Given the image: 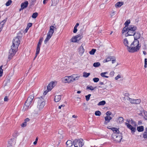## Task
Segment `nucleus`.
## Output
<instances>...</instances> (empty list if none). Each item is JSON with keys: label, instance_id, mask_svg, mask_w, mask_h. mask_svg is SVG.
Here are the masks:
<instances>
[{"label": "nucleus", "instance_id": "obj_1", "mask_svg": "<svg viewBox=\"0 0 147 147\" xmlns=\"http://www.w3.org/2000/svg\"><path fill=\"white\" fill-rule=\"evenodd\" d=\"M141 47L140 44H139V42L137 43L133 42L131 43L130 48H129V52L130 53H134L138 51Z\"/></svg>", "mask_w": 147, "mask_h": 147}, {"label": "nucleus", "instance_id": "obj_2", "mask_svg": "<svg viewBox=\"0 0 147 147\" xmlns=\"http://www.w3.org/2000/svg\"><path fill=\"white\" fill-rule=\"evenodd\" d=\"M127 30L125 32L127 31V33L125 34L126 37L129 36H133L135 34L136 30L137 29V27L133 25H130L129 27L126 28Z\"/></svg>", "mask_w": 147, "mask_h": 147}, {"label": "nucleus", "instance_id": "obj_3", "mask_svg": "<svg viewBox=\"0 0 147 147\" xmlns=\"http://www.w3.org/2000/svg\"><path fill=\"white\" fill-rule=\"evenodd\" d=\"M34 96L33 94L29 96L27 98V100L26 101L24 107L25 108V109H27L28 108L30 105L31 104L33 99L34 98Z\"/></svg>", "mask_w": 147, "mask_h": 147}, {"label": "nucleus", "instance_id": "obj_4", "mask_svg": "<svg viewBox=\"0 0 147 147\" xmlns=\"http://www.w3.org/2000/svg\"><path fill=\"white\" fill-rule=\"evenodd\" d=\"M114 141L117 143L120 142L122 139V133H118V134H113L112 135Z\"/></svg>", "mask_w": 147, "mask_h": 147}, {"label": "nucleus", "instance_id": "obj_5", "mask_svg": "<svg viewBox=\"0 0 147 147\" xmlns=\"http://www.w3.org/2000/svg\"><path fill=\"white\" fill-rule=\"evenodd\" d=\"M18 50V48L17 47L12 48V46H11V49L9 50V52L8 58L9 60H10L12 59V57L15 55Z\"/></svg>", "mask_w": 147, "mask_h": 147}, {"label": "nucleus", "instance_id": "obj_6", "mask_svg": "<svg viewBox=\"0 0 147 147\" xmlns=\"http://www.w3.org/2000/svg\"><path fill=\"white\" fill-rule=\"evenodd\" d=\"M83 141V140L81 138L75 139L73 141V144L75 147H82L84 145Z\"/></svg>", "mask_w": 147, "mask_h": 147}, {"label": "nucleus", "instance_id": "obj_7", "mask_svg": "<svg viewBox=\"0 0 147 147\" xmlns=\"http://www.w3.org/2000/svg\"><path fill=\"white\" fill-rule=\"evenodd\" d=\"M134 36V40L133 43L135 42L136 43L138 42H139L138 39H140L141 41H144V38L143 37H141V34L138 32H135V34Z\"/></svg>", "mask_w": 147, "mask_h": 147}, {"label": "nucleus", "instance_id": "obj_8", "mask_svg": "<svg viewBox=\"0 0 147 147\" xmlns=\"http://www.w3.org/2000/svg\"><path fill=\"white\" fill-rule=\"evenodd\" d=\"M20 36H17L13 39V45L11 46L12 48L16 47H17V48H18V46L20 44Z\"/></svg>", "mask_w": 147, "mask_h": 147}, {"label": "nucleus", "instance_id": "obj_9", "mask_svg": "<svg viewBox=\"0 0 147 147\" xmlns=\"http://www.w3.org/2000/svg\"><path fill=\"white\" fill-rule=\"evenodd\" d=\"M68 83H70L71 82H73L75 80H78L79 78V76H76V75L75 74L73 75L68 76Z\"/></svg>", "mask_w": 147, "mask_h": 147}, {"label": "nucleus", "instance_id": "obj_10", "mask_svg": "<svg viewBox=\"0 0 147 147\" xmlns=\"http://www.w3.org/2000/svg\"><path fill=\"white\" fill-rule=\"evenodd\" d=\"M130 20H127L125 23L124 25L125 26L124 27L122 30V33L123 34L127 30L126 28L129 27V24L130 23Z\"/></svg>", "mask_w": 147, "mask_h": 147}, {"label": "nucleus", "instance_id": "obj_11", "mask_svg": "<svg viewBox=\"0 0 147 147\" xmlns=\"http://www.w3.org/2000/svg\"><path fill=\"white\" fill-rule=\"evenodd\" d=\"M129 100L131 103L137 104H139L141 102V100L140 99H132L131 98H129Z\"/></svg>", "mask_w": 147, "mask_h": 147}, {"label": "nucleus", "instance_id": "obj_12", "mask_svg": "<svg viewBox=\"0 0 147 147\" xmlns=\"http://www.w3.org/2000/svg\"><path fill=\"white\" fill-rule=\"evenodd\" d=\"M55 85V83L53 82H51L47 86V90L48 91L51 90L53 87V86Z\"/></svg>", "mask_w": 147, "mask_h": 147}, {"label": "nucleus", "instance_id": "obj_13", "mask_svg": "<svg viewBox=\"0 0 147 147\" xmlns=\"http://www.w3.org/2000/svg\"><path fill=\"white\" fill-rule=\"evenodd\" d=\"M83 44H82V45L80 46L79 48V54L80 55H82L84 53L85 50L84 48Z\"/></svg>", "mask_w": 147, "mask_h": 147}, {"label": "nucleus", "instance_id": "obj_14", "mask_svg": "<svg viewBox=\"0 0 147 147\" xmlns=\"http://www.w3.org/2000/svg\"><path fill=\"white\" fill-rule=\"evenodd\" d=\"M45 104V102H42L41 103L37 105V107L40 110L42 109Z\"/></svg>", "mask_w": 147, "mask_h": 147}, {"label": "nucleus", "instance_id": "obj_15", "mask_svg": "<svg viewBox=\"0 0 147 147\" xmlns=\"http://www.w3.org/2000/svg\"><path fill=\"white\" fill-rule=\"evenodd\" d=\"M28 1H26L21 3V7L22 8V9H25L28 7Z\"/></svg>", "mask_w": 147, "mask_h": 147}, {"label": "nucleus", "instance_id": "obj_16", "mask_svg": "<svg viewBox=\"0 0 147 147\" xmlns=\"http://www.w3.org/2000/svg\"><path fill=\"white\" fill-rule=\"evenodd\" d=\"M40 47L41 45L37 44L36 53V55L35 57H34V59H35L37 55L39 54L40 52Z\"/></svg>", "mask_w": 147, "mask_h": 147}, {"label": "nucleus", "instance_id": "obj_17", "mask_svg": "<svg viewBox=\"0 0 147 147\" xmlns=\"http://www.w3.org/2000/svg\"><path fill=\"white\" fill-rule=\"evenodd\" d=\"M54 26H51L50 27V29L48 33V34L53 35V34L54 33Z\"/></svg>", "mask_w": 147, "mask_h": 147}, {"label": "nucleus", "instance_id": "obj_18", "mask_svg": "<svg viewBox=\"0 0 147 147\" xmlns=\"http://www.w3.org/2000/svg\"><path fill=\"white\" fill-rule=\"evenodd\" d=\"M61 96L60 95H56L55 96L54 100L55 102L59 101L61 99Z\"/></svg>", "mask_w": 147, "mask_h": 147}, {"label": "nucleus", "instance_id": "obj_19", "mask_svg": "<svg viewBox=\"0 0 147 147\" xmlns=\"http://www.w3.org/2000/svg\"><path fill=\"white\" fill-rule=\"evenodd\" d=\"M78 35H76L72 38L70 39L71 42H76L77 41V38H78Z\"/></svg>", "mask_w": 147, "mask_h": 147}, {"label": "nucleus", "instance_id": "obj_20", "mask_svg": "<svg viewBox=\"0 0 147 147\" xmlns=\"http://www.w3.org/2000/svg\"><path fill=\"white\" fill-rule=\"evenodd\" d=\"M52 35L47 33L46 38L44 40V43L45 44H46L47 42L51 38Z\"/></svg>", "mask_w": 147, "mask_h": 147}, {"label": "nucleus", "instance_id": "obj_21", "mask_svg": "<svg viewBox=\"0 0 147 147\" xmlns=\"http://www.w3.org/2000/svg\"><path fill=\"white\" fill-rule=\"evenodd\" d=\"M52 35L47 33L46 38L44 40V43L45 44H46L47 42L51 38Z\"/></svg>", "mask_w": 147, "mask_h": 147}, {"label": "nucleus", "instance_id": "obj_22", "mask_svg": "<svg viewBox=\"0 0 147 147\" xmlns=\"http://www.w3.org/2000/svg\"><path fill=\"white\" fill-rule=\"evenodd\" d=\"M52 35L47 33L46 38L44 40V43L45 44H46L47 42L51 38Z\"/></svg>", "mask_w": 147, "mask_h": 147}, {"label": "nucleus", "instance_id": "obj_23", "mask_svg": "<svg viewBox=\"0 0 147 147\" xmlns=\"http://www.w3.org/2000/svg\"><path fill=\"white\" fill-rule=\"evenodd\" d=\"M52 35L47 33L46 38L44 40V43L45 44H46L47 42L51 38Z\"/></svg>", "mask_w": 147, "mask_h": 147}, {"label": "nucleus", "instance_id": "obj_24", "mask_svg": "<svg viewBox=\"0 0 147 147\" xmlns=\"http://www.w3.org/2000/svg\"><path fill=\"white\" fill-rule=\"evenodd\" d=\"M52 4L51 6H55L59 3V0H51Z\"/></svg>", "mask_w": 147, "mask_h": 147}, {"label": "nucleus", "instance_id": "obj_25", "mask_svg": "<svg viewBox=\"0 0 147 147\" xmlns=\"http://www.w3.org/2000/svg\"><path fill=\"white\" fill-rule=\"evenodd\" d=\"M67 147H71L73 145V142L71 140H68L66 142Z\"/></svg>", "mask_w": 147, "mask_h": 147}, {"label": "nucleus", "instance_id": "obj_26", "mask_svg": "<svg viewBox=\"0 0 147 147\" xmlns=\"http://www.w3.org/2000/svg\"><path fill=\"white\" fill-rule=\"evenodd\" d=\"M123 43L125 46L127 47V49L128 51H129V48H130V47L128 46V42L127 39L126 38L124 40Z\"/></svg>", "mask_w": 147, "mask_h": 147}, {"label": "nucleus", "instance_id": "obj_27", "mask_svg": "<svg viewBox=\"0 0 147 147\" xmlns=\"http://www.w3.org/2000/svg\"><path fill=\"white\" fill-rule=\"evenodd\" d=\"M36 99H38V105L41 103V102H44V99L42 96L40 97L37 98Z\"/></svg>", "mask_w": 147, "mask_h": 147}, {"label": "nucleus", "instance_id": "obj_28", "mask_svg": "<svg viewBox=\"0 0 147 147\" xmlns=\"http://www.w3.org/2000/svg\"><path fill=\"white\" fill-rule=\"evenodd\" d=\"M137 130L138 132H142L144 130V127L143 126H138L137 127Z\"/></svg>", "mask_w": 147, "mask_h": 147}, {"label": "nucleus", "instance_id": "obj_29", "mask_svg": "<svg viewBox=\"0 0 147 147\" xmlns=\"http://www.w3.org/2000/svg\"><path fill=\"white\" fill-rule=\"evenodd\" d=\"M123 4V2H119L117 3L115 5L116 7H119L121 6Z\"/></svg>", "mask_w": 147, "mask_h": 147}, {"label": "nucleus", "instance_id": "obj_30", "mask_svg": "<svg viewBox=\"0 0 147 147\" xmlns=\"http://www.w3.org/2000/svg\"><path fill=\"white\" fill-rule=\"evenodd\" d=\"M124 119L123 117H120L118 118L117 122L118 123H121L123 121Z\"/></svg>", "mask_w": 147, "mask_h": 147}, {"label": "nucleus", "instance_id": "obj_31", "mask_svg": "<svg viewBox=\"0 0 147 147\" xmlns=\"http://www.w3.org/2000/svg\"><path fill=\"white\" fill-rule=\"evenodd\" d=\"M105 121L104 122V124H107L108 123H109L110 121V120L108 118V117L107 116L105 117Z\"/></svg>", "mask_w": 147, "mask_h": 147}, {"label": "nucleus", "instance_id": "obj_32", "mask_svg": "<svg viewBox=\"0 0 147 147\" xmlns=\"http://www.w3.org/2000/svg\"><path fill=\"white\" fill-rule=\"evenodd\" d=\"M106 104V102L105 100H102L99 102L98 104V106L104 105Z\"/></svg>", "mask_w": 147, "mask_h": 147}, {"label": "nucleus", "instance_id": "obj_33", "mask_svg": "<svg viewBox=\"0 0 147 147\" xmlns=\"http://www.w3.org/2000/svg\"><path fill=\"white\" fill-rule=\"evenodd\" d=\"M96 87H93L92 86H88L86 87V89H89L90 90H93L95 88H96Z\"/></svg>", "mask_w": 147, "mask_h": 147}, {"label": "nucleus", "instance_id": "obj_34", "mask_svg": "<svg viewBox=\"0 0 147 147\" xmlns=\"http://www.w3.org/2000/svg\"><path fill=\"white\" fill-rule=\"evenodd\" d=\"M100 65V63L99 62L94 63L93 64V66L95 67H97Z\"/></svg>", "mask_w": 147, "mask_h": 147}, {"label": "nucleus", "instance_id": "obj_35", "mask_svg": "<svg viewBox=\"0 0 147 147\" xmlns=\"http://www.w3.org/2000/svg\"><path fill=\"white\" fill-rule=\"evenodd\" d=\"M90 75L89 73H87L86 72H84L83 73V76L85 78L88 77Z\"/></svg>", "mask_w": 147, "mask_h": 147}, {"label": "nucleus", "instance_id": "obj_36", "mask_svg": "<svg viewBox=\"0 0 147 147\" xmlns=\"http://www.w3.org/2000/svg\"><path fill=\"white\" fill-rule=\"evenodd\" d=\"M68 76L65 77L64 79H63L62 80L65 83H68Z\"/></svg>", "mask_w": 147, "mask_h": 147}, {"label": "nucleus", "instance_id": "obj_37", "mask_svg": "<svg viewBox=\"0 0 147 147\" xmlns=\"http://www.w3.org/2000/svg\"><path fill=\"white\" fill-rule=\"evenodd\" d=\"M38 16V13L37 12L34 13H33L32 17L33 18H36Z\"/></svg>", "mask_w": 147, "mask_h": 147}, {"label": "nucleus", "instance_id": "obj_38", "mask_svg": "<svg viewBox=\"0 0 147 147\" xmlns=\"http://www.w3.org/2000/svg\"><path fill=\"white\" fill-rule=\"evenodd\" d=\"M96 50V49H92V50L89 52V53L90 55H93L95 52Z\"/></svg>", "mask_w": 147, "mask_h": 147}, {"label": "nucleus", "instance_id": "obj_39", "mask_svg": "<svg viewBox=\"0 0 147 147\" xmlns=\"http://www.w3.org/2000/svg\"><path fill=\"white\" fill-rule=\"evenodd\" d=\"M127 122H128V123H129L132 124H135L136 123V122L134 121H133L131 119V120L130 119H129V120H127Z\"/></svg>", "mask_w": 147, "mask_h": 147}, {"label": "nucleus", "instance_id": "obj_40", "mask_svg": "<svg viewBox=\"0 0 147 147\" xmlns=\"http://www.w3.org/2000/svg\"><path fill=\"white\" fill-rule=\"evenodd\" d=\"M130 129L131 130V132L132 134H134L136 130V128L133 126Z\"/></svg>", "mask_w": 147, "mask_h": 147}, {"label": "nucleus", "instance_id": "obj_41", "mask_svg": "<svg viewBox=\"0 0 147 147\" xmlns=\"http://www.w3.org/2000/svg\"><path fill=\"white\" fill-rule=\"evenodd\" d=\"M12 2V1L11 0H9L6 2L5 5L7 6H8L11 5Z\"/></svg>", "mask_w": 147, "mask_h": 147}, {"label": "nucleus", "instance_id": "obj_42", "mask_svg": "<svg viewBox=\"0 0 147 147\" xmlns=\"http://www.w3.org/2000/svg\"><path fill=\"white\" fill-rule=\"evenodd\" d=\"M95 115L96 116H100L101 115V112L99 111H95Z\"/></svg>", "mask_w": 147, "mask_h": 147}, {"label": "nucleus", "instance_id": "obj_43", "mask_svg": "<svg viewBox=\"0 0 147 147\" xmlns=\"http://www.w3.org/2000/svg\"><path fill=\"white\" fill-rule=\"evenodd\" d=\"M91 96V94H89L87 95H86L85 96L86 99V101H88L90 99V97Z\"/></svg>", "mask_w": 147, "mask_h": 147}, {"label": "nucleus", "instance_id": "obj_44", "mask_svg": "<svg viewBox=\"0 0 147 147\" xmlns=\"http://www.w3.org/2000/svg\"><path fill=\"white\" fill-rule=\"evenodd\" d=\"M143 137L144 139H147V132H144L143 134Z\"/></svg>", "mask_w": 147, "mask_h": 147}, {"label": "nucleus", "instance_id": "obj_45", "mask_svg": "<svg viewBox=\"0 0 147 147\" xmlns=\"http://www.w3.org/2000/svg\"><path fill=\"white\" fill-rule=\"evenodd\" d=\"M94 82L96 83L99 81V79L98 78H94L93 79Z\"/></svg>", "mask_w": 147, "mask_h": 147}, {"label": "nucleus", "instance_id": "obj_46", "mask_svg": "<svg viewBox=\"0 0 147 147\" xmlns=\"http://www.w3.org/2000/svg\"><path fill=\"white\" fill-rule=\"evenodd\" d=\"M3 65H1L0 67V77L2 75L3 73V70L2 69Z\"/></svg>", "mask_w": 147, "mask_h": 147}, {"label": "nucleus", "instance_id": "obj_47", "mask_svg": "<svg viewBox=\"0 0 147 147\" xmlns=\"http://www.w3.org/2000/svg\"><path fill=\"white\" fill-rule=\"evenodd\" d=\"M125 124L126 125H127V128L129 129L131 128V127L132 126L131 124L128 123H125Z\"/></svg>", "mask_w": 147, "mask_h": 147}, {"label": "nucleus", "instance_id": "obj_48", "mask_svg": "<svg viewBox=\"0 0 147 147\" xmlns=\"http://www.w3.org/2000/svg\"><path fill=\"white\" fill-rule=\"evenodd\" d=\"M114 57H107V60L108 61H110L112 59H114Z\"/></svg>", "mask_w": 147, "mask_h": 147}, {"label": "nucleus", "instance_id": "obj_49", "mask_svg": "<svg viewBox=\"0 0 147 147\" xmlns=\"http://www.w3.org/2000/svg\"><path fill=\"white\" fill-rule=\"evenodd\" d=\"M144 67L145 68L147 67V59L145 58L144 59Z\"/></svg>", "mask_w": 147, "mask_h": 147}, {"label": "nucleus", "instance_id": "obj_50", "mask_svg": "<svg viewBox=\"0 0 147 147\" xmlns=\"http://www.w3.org/2000/svg\"><path fill=\"white\" fill-rule=\"evenodd\" d=\"M113 134H117L118 133H121L120 131L118 129H117L116 130L115 129V131H113Z\"/></svg>", "mask_w": 147, "mask_h": 147}, {"label": "nucleus", "instance_id": "obj_51", "mask_svg": "<svg viewBox=\"0 0 147 147\" xmlns=\"http://www.w3.org/2000/svg\"><path fill=\"white\" fill-rule=\"evenodd\" d=\"M144 113L145 115L144 118L146 120H147V112L145 111L144 112Z\"/></svg>", "mask_w": 147, "mask_h": 147}, {"label": "nucleus", "instance_id": "obj_52", "mask_svg": "<svg viewBox=\"0 0 147 147\" xmlns=\"http://www.w3.org/2000/svg\"><path fill=\"white\" fill-rule=\"evenodd\" d=\"M111 114L112 113L110 111H108L106 113V115L108 116L111 115Z\"/></svg>", "mask_w": 147, "mask_h": 147}, {"label": "nucleus", "instance_id": "obj_53", "mask_svg": "<svg viewBox=\"0 0 147 147\" xmlns=\"http://www.w3.org/2000/svg\"><path fill=\"white\" fill-rule=\"evenodd\" d=\"M32 24L31 23H29L28 24L27 27L29 28L32 26Z\"/></svg>", "mask_w": 147, "mask_h": 147}, {"label": "nucleus", "instance_id": "obj_54", "mask_svg": "<svg viewBox=\"0 0 147 147\" xmlns=\"http://www.w3.org/2000/svg\"><path fill=\"white\" fill-rule=\"evenodd\" d=\"M27 125V122H24L21 125V126L22 127H25Z\"/></svg>", "mask_w": 147, "mask_h": 147}, {"label": "nucleus", "instance_id": "obj_55", "mask_svg": "<svg viewBox=\"0 0 147 147\" xmlns=\"http://www.w3.org/2000/svg\"><path fill=\"white\" fill-rule=\"evenodd\" d=\"M77 27L74 26L73 30V32L74 33H76L77 31L78 30L77 29Z\"/></svg>", "mask_w": 147, "mask_h": 147}, {"label": "nucleus", "instance_id": "obj_56", "mask_svg": "<svg viewBox=\"0 0 147 147\" xmlns=\"http://www.w3.org/2000/svg\"><path fill=\"white\" fill-rule=\"evenodd\" d=\"M114 72L112 71L110 72L109 75L111 77H113L114 75Z\"/></svg>", "mask_w": 147, "mask_h": 147}, {"label": "nucleus", "instance_id": "obj_57", "mask_svg": "<svg viewBox=\"0 0 147 147\" xmlns=\"http://www.w3.org/2000/svg\"><path fill=\"white\" fill-rule=\"evenodd\" d=\"M42 38H41V39H40L38 42V45H41V43L42 41Z\"/></svg>", "mask_w": 147, "mask_h": 147}, {"label": "nucleus", "instance_id": "obj_58", "mask_svg": "<svg viewBox=\"0 0 147 147\" xmlns=\"http://www.w3.org/2000/svg\"><path fill=\"white\" fill-rule=\"evenodd\" d=\"M121 78V76L119 74H118L116 77H115V79L116 80H117L119 78Z\"/></svg>", "mask_w": 147, "mask_h": 147}, {"label": "nucleus", "instance_id": "obj_59", "mask_svg": "<svg viewBox=\"0 0 147 147\" xmlns=\"http://www.w3.org/2000/svg\"><path fill=\"white\" fill-rule=\"evenodd\" d=\"M7 18H6L4 20L2 21L1 22L3 24H5L7 20Z\"/></svg>", "mask_w": 147, "mask_h": 147}, {"label": "nucleus", "instance_id": "obj_60", "mask_svg": "<svg viewBox=\"0 0 147 147\" xmlns=\"http://www.w3.org/2000/svg\"><path fill=\"white\" fill-rule=\"evenodd\" d=\"M11 141L8 142V146L7 147H11L12 146V143H11Z\"/></svg>", "mask_w": 147, "mask_h": 147}, {"label": "nucleus", "instance_id": "obj_61", "mask_svg": "<svg viewBox=\"0 0 147 147\" xmlns=\"http://www.w3.org/2000/svg\"><path fill=\"white\" fill-rule=\"evenodd\" d=\"M77 35L79 36L78 38H77V41H79L82 38V36H80V35Z\"/></svg>", "mask_w": 147, "mask_h": 147}, {"label": "nucleus", "instance_id": "obj_62", "mask_svg": "<svg viewBox=\"0 0 147 147\" xmlns=\"http://www.w3.org/2000/svg\"><path fill=\"white\" fill-rule=\"evenodd\" d=\"M36 0H32V2L31 3H30V6H31L32 5H34V3L35 2Z\"/></svg>", "mask_w": 147, "mask_h": 147}, {"label": "nucleus", "instance_id": "obj_63", "mask_svg": "<svg viewBox=\"0 0 147 147\" xmlns=\"http://www.w3.org/2000/svg\"><path fill=\"white\" fill-rule=\"evenodd\" d=\"M8 100V97L7 96H5L4 98V101H7Z\"/></svg>", "mask_w": 147, "mask_h": 147}, {"label": "nucleus", "instance_id": "obj_64", "mask_svg": "<svg viewBox=\"0 0 147 147\" xmlns=\"http://www.w3.org/2000/svg\"><path fill=\"white\" fill-rule=\"evenodd\" d=\"M4 24L2 23V22L0 23V27L3 28V27Z\"/></svg>", "mask_w": 147, "mask_h": 147}]
</instances>
